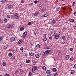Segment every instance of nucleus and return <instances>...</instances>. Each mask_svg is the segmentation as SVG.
<instances>
[{"label":"nucleus","instance_id":"72a5a7b5","mask_svg":"<svg viewBox=\"0 0 76 76\" xmlns=\"http://www.w3.org/2000/svg\"><path fill=\"white\" fill-rule=\"evenodd\" d=\"M3 66H6V62H4L3 63Z\"/></svg>","mask_w":76,"mask_h":76},{"label":"nucleus","instance_id":"aec40b11","mask_svg":"<svg viewBox=\"0 0 76 76\" xmlns=\"http://www.w3.org/2000/svg\"><path fill=\"white\" fill-rule=\"evenodd\" d=\"M48 16V14L47 13L43 15L44 17H47Z\"/></svg>","mask_w":76,"mask_h":76},{"label":"nucleus","instance_id":"37998d69","mask_svg":"<svg viewBox=\"0 0 76 76\" xmlns=\"http://www.w3.org/2000/svg\"><path fill=\"white\" fill-rule=\"evenodd\" d=\"M75 4V2H73V4H72V6H75V5H74Z\"/></svg>","mask_w":76,"mask_h":76},{"label":"nucleus","instance_id":"052dcab7","mask_svg":"<svg viewBox=\"0 0 76 76\" xmlns=\"http://www.w3.org/2000/svg\"><path fill=\"white\" fill-rule=\"evenodd\" d=\"M39 5V7H41V5Z\"/></svg>","mask_w":76,"mask_h":76},{"label":"nucleus","instance_id":"f3484780","mask_svg":"<svg viewBox=\"0 0 76 76\" xmlns=\"http://www.w3.org/2000/svg\"><path fill=\"white\" fill-rule=\"evenodd\" d=\"M46 73H47L48 74H50L51 73V72H50V70H47L46 72Z\"/></svg>","mask_w":76,"mask_h":76},{"label":"nucleus","instance_id":"1a4fd4ad","mask_svg":"<svg viewBox=\"0 0 76 76\" xmlns=\"http://www.w3.org/2000/svg\"><path fill=\"white\" fill-rule=\"evenodd\" d=\"M12 7L13 5H9L8 6V8L9 9H12Z\"/></svg>","mask_w":76,"mask_h":76},{"label":"nucleus","instance_id":"c9c22d12","mask_svg":"<svg viewBox=\"0 0 76 76\" xmlns=\"http://www.w3.org/2000/svg\"><path fill=\"white\" fill-rule=\"evenodd\" d=\"M7 18H10V15H7Z\"/></svg>","mask_w":76,"mask_h":76},{"label":"nucleus","instance_id":"6e6552de","mask_svg":"<svg viewBox=\"0 0 76 76\" xmlns=\"http://www.w3.org/2000/svg\"><path fill=\"white\" fill-rule=\"evenodd\" d=\"M66 36H64L61 37V38L63 39V41H64L66 39Z\"/></svg>","mask_w":76,"mask_h":76},{"label":"nucleus","instance_id":"7c9ffc66","mask_svg":"<svg viewBox=\"0 0 76 76\" xmlns=\"http://www.w3.org/2000/svg\"><path fill=\"white\" fill-rule=\"evenodd\" d=\"M60 10V8L59 7H57L56 10Z\"/></svg>","mask_w":76,"mask_h":76},{"label":"nucleus","instance_id":"a211bd4d","mask_svg":"<svg viewBox=\"0 0 76 76\" xmlns=\"http://www.w3.org/2000/svg\"><path fill=\"white\" fill-rule=\"evenodd\" d=\"M35 56L36 58H39V54H36L35 55Z\"/></svg>","mask_w":76,"mask_h":76},{"label":"nucleus","instance_id":"6e6d98bb","mask_svg":"<svg viewBox=\"0 0 76 76\" xmlns=\"http://www.w3.org/2000/svg\"><path fill=\"white\" fill-rule=\"evenodd\" d=\"M47 50H48V49H50V47H48L47 48Z\"/></svg>","mask_w":76,"mask_h":76},{"label":"nucleus","instance_id":"8fccbe9b","mask_svg":"<svg viewBox=\"0 0 76 76\" xmlns=\"http://www.w3.org/2000/svg\"><path fill=\"white\" fill-rule=\"evenodd\" d=\"M74 69H76V64L74 66Z\"/></svg>","mask_w":76,"mask_h":76},{"label":"nucleus","instance_id":"412c9836","mask_svg":"<svg viewBox=\"0 0 76 76\" xmlns=\"http://www.w3.org/2000/svg\"><path fill=\"white\" fill-rule=\"evenodd\" d=\"M58 37H59V35H56L55 36V38L56 39H58Z\"/></svg>","mask_w":76,"mask_h":76},{"label":"nucleus","instance_id":"a878e982","mask_svg":"<svg viewBox=\"0 0 76 76\" xmlns=\"http://www.w3.org/2000/svg\"><path fill=\"white\" fill-rule=\"evenodd\" d=\"M56 70L57 69H56V68H54L53 69V71L54 72H55Z\"/></svg>","mask_w":76,"mask_h":76},{"label":"nucleus","instance_id":"3c124183","mask_svg":"<svg viewBox=\"0 0 76 76\" xmlns=\"http://www.w3.org/2000/svg\"><path fill=\"white\" fill-rule=\"evenodd\" d=\"M43 35L45 37H46V36H47V35H46V34H43Z\"/></svg>","mask_w":76,"mask_h":76},{"label":"nucleus","instance_id":"a19ab883","mask_svg":"<svg viewBox=\"0 0 76 76\" xmlns=\"http://www.w3.org/2000/svg\"><path fill=\"white\" fill-rule=\"evenodd\" d=\"M23 50V48L22 47L20 48V50H21V51H22V50Z\"/></svg>","mask_w":76,"mask_h":76},{"label":"nucleus","instance_id":"4c0bfd02","mask_svg":"<svg viewBox=\"0 0 76 76\" xmlns=\"http://www.w3.org/2000/svg\"><path fill=\"white\" fill-rule=\"evenodd\" d=\"M32 23V22H30L28 23V25H31V24Z\"/></svg>","mask_w":76,"mask_h":76},{"label":"nucleus","instance_id":"e433bc0d","mask_svg":"<svg viewBox=\"0 0 76 76\" xmlns=\"http://www.w3.org/2000/svg\"><path fill=\"white\" fill-rule=\"evenodd\" d=\"M8 56H9V57H11V56H12V53H9L8 54Z\"/></svg>","mask_w":76,"mask_h":76},{"label":"nucleus","instance_id":"9b49d317","mask_svg":"<svg viewBox=\"0 0 76 76\" xmlns=\"http://www.w3.org/2000/svg\"><path fill=\"white\" fill-rule=\"evenodd\" d=\"M56 32H54V31H53L51 33V34L53 37H54V36H55V35H56Z\"/></svg>","mask_w":76,"mask_h":76},{"label":"nucleus","instance_id":"f8f14e48","mask_svg":"<svg viewBox=\"0 0 76 76\" xmlns=\"http://www.w3.org/2000/svg\"><path fill=\"white\" fill-rule=\"evenodd\" d=\"M69 57H70V56L69 55H66L65 56V58L66 60H68L69 58Z\"/></svg>","mask_w":76,"mask_h":76},{"label":"nucleus","instance_id":"2f4dec72","mask_svg":"<svg viewBox=\"0 0 76 76\" xmlns=\"http://www.w3.org/2000/svg\"><path fill=\"white\" fill-rule=\"evenodd\" d=\"M28 45H32V43L30 42L28 43Z\"/></svg>","mask_w":76,"mask_h":76},{"label":"nucleus","instance_id":"6ab92c4d","mask_svg":"<svg viewBox=\"0 0 76 76\" xmlns=\"http://www.w3.org/2000/svg\"><path fill=\"white\" fill-rule=\"evenodd\" d=\"M22 42H23V41L21 39L18 41V44H21L22 43Z\"/></svg>","mask_w":76,"mask_h":76},{"label":"nucleus","instance_id":"58836bf2","mask_svg":"<svg viewBox=\"0 0 76 76\" xmlns=\"http://www.w3.org/2000/svg\"><path fill=\"white\" fill-rule=\"evenodd\" d=\"M25 56H26V53H24L23 55V57H25Z\"/></svg>","mask_w":76,"mask_h":76},{"label":"nucleus","instance_id":"13d9d810","mask_svg":"<svg viewBox=\"0 0 76 76\" xmlns=\"http://www.w3.org/2000/svg\"><path fill=\"white\" fill-rule=\"evenodd\" d=\"M49 39H51H51H52V37H49Z\"/></svg>","mask_w":76,"mask_h":76},{"label":"nucleus","instance_id":"4be33fe9","mask_svg":"<svg viewBox=\"0 0 76 76\" xmlns=\"http://www.w3.org/2000/svg\"><path fill=\"white\" fill-rule=\"evenodd\" d=\"M69 21L71 22H73L75 20H74L72 19H69Z\"/></svg>","mask_w":76,"mask_h":76},{"label":"nucleus","instance_id":"c03bdc74","mask_svg":"<svg viewBox=\"0 0 76 76\" xmlns=\"http://www.w3.org/2000/svg\"><path fill=\"white\" fill-rule=\"evenodd\" d=\"M3 39V37H0V41H1Z\"/></svg>","mask_w":76,"mask_h":76},{"label":"nucleus","instance_id":"5fc2aeb1","mask_svg":"<svg viewBox=\"0 0 76 76\" xmlns=\"http://www.w3.org/2000/svg\"><path fill=\"white\" fill-rule=\"evenodd\" d=\"M62 43L63 44H65V42H62Z\"/></svg>","mask_w":76,"mask_h":76},{"label":"nucleus","instance_id":"ddd939ff","mask_svg":"<svg viewBox=\"0 0 76 76\" xmlns=\"http://www.w3.org/2000/svg\"><path fill=\"white\" fill-rule=\"evenodd\" d=\"M34 53H33V52H30L29 53V55L30 56H34Z\"/></svg>","mask_w":76,"mask_h":76},{"label":"nucleus","instance_id":"cd10ccee","mask_svg":"<svg viewBox=\"0 0 76 76\" xmlns=\"http://www.w3.org/2000/svg\"><path fill=\"white\" fill-rule=\"evenodd\" d=\"M4 22L5 23H6V22H7V20L6 18H4Z\"/></svg>","mask_w":76,"mask_h":76},{"label":"nucleus","instance_id":"20e7f679","mask_svg":"<svg viewBox=\"0 0 76 76\" xmlns=\"http://www.w3.org/2000/svg\"><path fill=\"white\" fill-rule=\"evenodd\" d=\"M26 35H27V32L26 31L25 32L22 36L24 38L26 37Z\"/></svg>","mask_w":76,"mask_h":76},{"label":"nucleus","instance_id":"680f3d73","mask_svg":"<svg viewBox=\"0 0 76 76\" xmlns=\"http://www.w3.org/2000/svg\"><path fill=\"white\" fill-rule=\"evenodd\" d=\"M13 52H14V53H15L16 52V51H15V50H13Z\"/></svg>","mask_w":76,"mask_h":76},{"label":"nucleus","instance_id":"c756f323","mask_svg":"<svg viewBox=\"0 0 76 76\" xmlns=\"http://www.w3.org/2000/svg\"><path fill=\"white\" fill-rule=\"evenodd\" d=\"M47 38L46 37H44L43 38V40L44 41H47Z\"/></svg>","mask_w":76,"mask_h":76},{"label":"nucleus","instance_id":"bf43d9fd","mask_svg":"<svg viewBox=\"0 0 76 76\" xmlns=\"http://www.w3.org/2000/svg\"><path fill=\"white\" fill-rule=\"evenodd\" d=\"M29 75H32V73H31V72H30L29 73Z\"/></svg>","mask_w":76,"mask_h":76},{"label":"nucleus","instance_id":"f704fd0d","mask_svg":"<svg viewBox=\"0 0 76 76\" xmlns=\"http://www.w3.org/2000/svg\"><path fill=\"white\" fill-rule=\"evenodd\" d=\"M69 50L70 51H73V48H70L69 49Z\"/></svg>","mask_w":76,"mask_h":76},{"label":"nucleus","instance_id":"0eeeda50","mask_svg":"<svg viewBox=\"0 0 76 76\" xmlns=\"http://www.w3.org/2000/svg\"><path fill=\"white\" fill-rule=\"evenodd\" d=\"M39 14V12H35L34 14L33 15L34 16H38Z\"/></svg>","mask_w":76,"mask_h":76},{"label":"nucleus","instance_id":"e2e57ef3","mask_svg":"<svg viewBox=\"0 0 76 76\" xmlns=\"http://www.w3.org/2000/svg\"><path fill=\"white\" fill-rule=\"evenodd\" d=\"M76 40V39H74V41H75V40Z\"/></svg>","mask_w":76,"mask_h":76},{"label":"nucleus","instance_id":"69168bd1","mask_svg":"<svg viewBox=\"0 0 76 76\" xmlns=\"http://www.w3.org/2000/svg\"><path fill=\"white\" fill-rule=\"evenodd\" d=\"M28 76H31V75H30L29 74Z\"/></svg>","mask_w":76,"mask_h":76},{"label":"nucleus","instance_id":"4d7b16f0","mask_svg":"<svg viewBox=\"0 0 76 76\" xmlns=\"http://www.w3.org/2000/svg\"><path fill=\"white\" fill-rule=\"evenodd\" d=\"M20 72H22V71H23L22 69H20Z\"/></svg>","mask_w":76,"mask_h":76},{"label":"nucleus","instance_id":"de8ad7c7","mask_svg":"<svg viewBox=\"0 0 76 76\" xmlns=\"http://www.w3.org/2000/svg\"><path fill=\"white\" fill-rule=\"evenodd\" d=\"M58 73V72H56L55 74H54V76H56L57 75V74Z\"/></svg>","mask_w":76,"mask_h":76},{"label":"nucleus","instance_id":"49530a36","mask_svg":"<svg viewBox=\"0 0 76 76\" xmlns=\"http://www.w3.org/2000/svg\"><path fill=\"white\" fill-rule=\"evenodd\" d=\"M34 2V3H35V4H37V3H38V1L36 0V1H35Z\"/></svg>","mask_w":76,"mask_h":76},{"label":"nucleus","instance_id":"5701e85b","mask_svg":"<svg viewBox=\"0 0 76 76\" xmlns=\"http://www.w3.org/2000/svg\"><path fill=\"white\" fill-rule=\"evenodd\" d=\"M75 72V71H74V70H72L71 72V73L72 75V74H73Z\"/></svg>","mask_w":76,"mask_h":76},{"label":"nucleus","instance_id":"79ce46f5","mask_svg":"<svg viewBox=\"0 0 76 76\" xmlns=\"http://www.w3.org/2000/svg\"><path fill=\"white\" fill-rule=\"evenodd\" d=\"M33 5L32 3H30L29 4V6H32Z\"/></svg>","mask_w":76,"mask_h":76},{"label":"nucleus","instance_id":"dca6fc26","mask_svg":"<svg viewBox=\"0 0 76 76\" xmlns=\"http://www.w3.org/2000/svg\"><path fill=\"white\" fill-rule=\"evenodd\" d=\"M51 22L53 23V24H55V23H56V20L54 19Z\"/></svg>","mask_w":76,"mask_h":76},{"label":"nucleus","instance_id":"7ed1b4c3","mask_svg":"<svg viewBox=\"0 0 76 76\" xmlns=\"http://www.w3.org/2000/svg\"><path fill=\"white\" fill-rule=\"evenodd\" d=\"M50 52L51 50H46L44 54L45 55V54H48V53H50Z\"/></svg>","mask_w":76,"mask_h":76},{"label":"nucleus","instance_id":"f257e3e1","mask_svg":"<svg viewBox=\"0 0 76 76\" xmlns=\"http://www.w3.org/2000/svg\"><path fill=\"white\" fill-rule=\"evenodd\" d=\"M14 18H16L17 19H19V15H18V13H15V14L14 15Z\"/></svg>","mask_w":76,"mask_h":76},{"label":"nucleus","instance_id":"864d4df0","mask_svg":"<svg viewBox=\"0 0 76 76\" xmlns=\"http://www.w3.org/2000/svg\"><path fill=\"white\" fill-rule=\"evenodd\" d=\"M20 67H22V64H21L20 65Z\"/></svg>","mask_w":76,"mask_h":76},{"label":"nucleus","instance_id":"b1692460","mask_svg":"<svg viewBox=\"0 0 76 76\" xmlns=\"http://www.w3.org/2000/svg\"><path fill=\"white\" fill-rule=\"evenodd\" d=\"M6 0H1V3H5L6 2Z\"/></svg>","mask_w":76,"mask_h":76},{"label":"nucleus","instance_id":"2eb2a0df","mask_svg":"<svg viewBox=\"0 0 76 76\" xmlns=\"http://www.w3.org/2000/svg\"><path fill=\"white\" fill-rule=\"evenodd\" d=\"M15 58V56H12L11 58L10 59L12 61H13V60Z\"/></svg>","mask_w":76,"mask_h":76},{"label":"nucleus","instance_id":"bb28decb","mask_svg":"<svg viewBox=\"0 0 76 76\" xmlns=\"http://www.w3.org/2000/svg\"><path fill=\"white\" fill-rule=\"evenodd\" d=\"M20 31H23L24 30V28L22 27L20 28Z\"/></svg>","mask_w":76,"mask_h":76},{"label":"nucleus","instance_id":"a18cd8bd","mask_svg":"<svg viewBox=\"0 0 76 76\" xmlns=\"http://www.w3.org/2000/svg\"><path fill=\"white\" fill-rule=\"evenodd\" d=\"M74 29H75L76 28V26H73L72 27Z\"/></svg>","mask_w":76,"mask_h":76},{"label":"nucleus","instance_id":"423d86ee","mask_svg":"<svg viewBox=\"0 0 76 76\" xmlns=\"http://www.w3.org/2000/svg\"><path fill=\"white\" fill-rule=\"evenodd\" d=\"M10 42H13V41H15V39L14 38L11 37L10 38Z\"/></svg>","mask_w":76,"mask_h":76},{"label":"nucleus","instance_id":"774afa93","mask_svg":"<svg viewBox=\"0 0 76 76\" xmlns=\"http://www.w3.org/2000/svg\"><path fill=\"white\" fill-rule=\"evenodd\" d=\"M47 76H50L49 75H47Z\"/></svg>","mask_w":76,"mask_h":76},{"label":"nucleus","instance_id":"9d476101","mask_svg":"<svg viewBox=\"0 0 76 76\" xmlns=\"http://www.w3.org/2000/svg\"><path fill=\"white\" fill-rule=\"evenodd\" d=\"M40 48V45L39 44H38L37 45L36 47H35V48Z\"/></svg>","mask_w":76,"mask_h":76},{"label":"nucleus","instance_id":"603ef678","mask_svg":"<svg viewBox=\"0 0 76 76\" xmlns=\"http://www.w3.org/2000/svg\"><path fill=\"white\" fill-rule=\"evenodd\" d=\"M74 14L75 16H76V12H74Z\"/></svg>","mask_w":76,"mask_h":76},{"label":"nucleus","instance_id":"f03ea898","mask_svg":"<svg viewBox=\"0 0 76 76\" xmlns=\"http://www.w3.org/2000/svg\"><path fill=\"white\" fill-rule=\"evenodd\" d=\"M37 69V66H34L32 69V72H34Z\"/></svg>","mask_w":76,"mask_h":76},{"label":"nucleus","instance_id":"473e14b6","mask_svg":"<svg viewBox=\"0 0 76 76\" xmlns=\"http://www.w3.org/2000/svg\"><path fill=\"white\" fill-rule=\"evenodd\" d=\"M68 28V27L67 26H65V27H64V30H66Z\"/></svg>","mask_w":76,"mask_h":76},{"label":"nucleus","instance_id":"39448f33","mask_svg":"<svg viewBox=\"0 0 76 76\" xmlns=\"http://www.w3.org/2000/svg\"><path fill=\"white\" fill-rule=\"evenodd\" d=\"M7 26L9 28H12V24H8L7 25Z\"/></svg>","mask_w":76,"mask_h":76},{"label":"nucleus","instance_id":"09e8293b","mask_svg":"<svg viewBox=\"0 0 76 76\" xmlns=\"http://www.w3.org/2000/svg\"><path fill=\"white\" fill-rule=\"evenodd\" d=\"M5 76H9V74H5Z\"/></svg>","mask_w":76,"mask_h":76},{"label":"nucleus","instance_id":"338daca9","mask_svg":"<svg viewBox=\"0 0 76 76\" xmlns=\"http://www.w3.org/2000/svg\"><path fill=\"white\" fill-rule=\"evenodd\" d=\"M34 35H36V33L34 32Z\"/></svg>","mask_w":76,"mask_h":76},{"label":"nucleus","instance_id":"393cba45","mask_svg":"<svg viewBox=\"0 0 76 76\" xmlns=\"http://www.w3.org/2000/svg\"><path fill=\"white\" fill-rule=\"evenodd\" d=\"M30 62V60L28 59L26 61V63H29Z\"/></svg>","mask_w":76,"mask_h":76},{"label":"nucleus","instance_id":"c85d7f7f","mask_svg":"<svg viewBox=\"0 0 76 76\" xmlns=\"http://www.w3.org/2000/svg\"><path fill=\"white\" fill-rule=\"evenodd\" d=\"M42 69L43 70H45L46 69V67L45 66H43L42 67Z\"/></svg>","mask_w":76,"mask_h":76},{"label":"nucleus","instance_id":"4468645a","mask_svg":"<svg viewBox=\"0 0 76 76\" xmlns=\"http://www.w3.org/2000/svg\"><path fill=\"white\" fill-rule=\"evenodd\" d=\"M74 60V58L73 57H71L69 59V61H73Z\"/></svg>","mask_w":76,"mask_h":76},{"label":"nucleus","instance_id":"0e129e2a","mask_svg":"<svg viewBox=\"0 0 76 76\" xmlns=\"http://www.w3.org/2000/svg\"><path fill=\"white\" fill-rule=\"evenodd\" d=\"M1 18H0V22H1Z\"/></svg>","mask_w":76,"mask_h":76},{"label":"nucleus","instance_id":"ea45409f","mask_svg":"<svg viewBox=\"0 0 76 76\" xmlns=\"http://www.w3.org/2000/svg\"><path fill=\"white\" fill-rule=\"evenodd\" d=\"M21 3H25V0H21Z\"/></svg>","mask_w":76,"mask_h":76}]
</instances>
